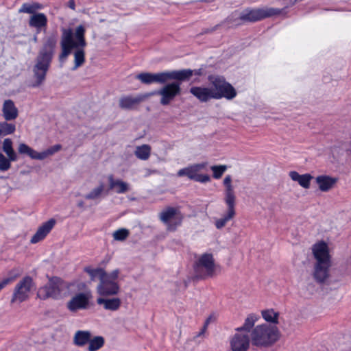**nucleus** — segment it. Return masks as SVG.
<instances>
[{"label":"nucleus","mask_w":351,"mask_h":351,"mask_svg":"<svg viewBox=\"0 0 351 351\" xmlns=\"http://www.w3.org/2000/svg\"><path fill=\"white\" fill-rule=\"evenodd\" d=\"M33 287L34 282L32 277L27 276L23 278L14 287L11 303L23 302L27 300Z\"/></svg>","instance_id":"obj_12"},{"label":"nucleus","mask_w":351,"mask_h":351,"mask_svg":"<svg viewBox=\"0 0 351 351\" xmlns=\"http://www.w3.org/2000/svg\"><path fill=\"white\" fill-rule=\"evenodd\" d=\"M119 269H117L108 273L96 287L97 293L100 297H110L117 295L120 291V286L117 282Z\"/></svg>","instance_id":"obj_7"},{"label":"nucleus","mask_w":351,"mask_h":351,"mask_svg":"<svg viewBox=\"0 0 351 351\" xmlns=\"http://www.w3.org/2000/svg\"><path fill=\"white\" fill-rule=\"evenodd\" d=\"M154 95V93L138 94L135 96L124 95L120 97L119 106L121 109H135L141 102Z\"/></svg>","instance_id":"obj_18"},{"label":"nucleus","mask_w":351,"mask_h":351,"mask_svg":"<svg viewBox=\"0 0 351 351\" xmlns=\"http://www.w3.org/2000/svg\"><path fill=\"white\" fill-rule=\"evenodd\" d=\"M315 180L319 190L323 192L330 191L337 182V178L324 175L317 176Z\"/></svg>","instance_id":"obj_24"},{"label":"nucleus","mask_w":351,"mask_h":351,"mask_svg":"<svg viewBox=\"0 0 351 351\" xmlns=\"http://www.w3.org/2000/svg\"><path fill=\"white\" fill-rule=\"evenodd\" d=\"M195 271L200 278L211 276L215 271L214 258L211 254H202L194 266Z\"/></svg>","instance_id":"obj_15"},{"label":"nucleus","mask_w":351,"mask_h":351,"mask_svg":"<svg viewBox=\"0 0 351 351\" xmlns=\"http://www.w3.org/2000/svg\"><path fill=\"white\" fill-rule=\"evenodd\" d=\"M68 6L73 10H75V4L74 0H69Z\"/></svg>","instance_id":"obj_44"},{"label":"nucleus","mask_w":351,"mask_h":351,"mask_svg":"<svg viewBox=\"0 0 351 351\" xmlns=\"http://www.w3.org/2000/svg\"><path fill=\"white\" fill-rule=\"evenodd\" d=\"M61 32V53L59 55V60L64 62L71 54L72 50L76 49L73 53L74 66L71 69L72 71H75L85 62L84 48L86 46V29L82 25H80L75 28L74 33L71 28L62 27Z\"/></svg>","instance_id":"obj_1"},{"label":"nucleus","mask_w":351,"mask_h":351,"mask_svg":"<svg viewBox=\"0 0 351 351\" xmlns=\"http://www.w3.org/2000/svg\"><path fill=\"white\" fill-rule=\"evenodd\" d=\"M211 88L215 99L226 98L231 100L237 96L235 88L222 77H215L210 79Z\"/></svg>","instance_id":"obj_10"},{"label":"nucleus","mask_w":351,"mask_h":351,"mask_svg":"<svg viewBox=\"0 0 351 351\" xmlns=\"http://www.w3.org/2000/svg\"><path fill=\"white\" fill-rule=\"evenodd\" d=\"M190 93L202 102H206L211 99H214L211 87L193 86L191 88Z\"/></svg>","instance_id":"obj_20"},{"label":"nucleus","mask_w":351,"mask_h":351,"mask_svg":"<svg viewBox=\"0 0 351 351\" xmlns=\"http://www.w3.org/2000/svg\"><path fill=\"white\" fill-rule=\"evenodd\" d=\"M2 115L7 121L15 120L19 116V110L11 99L4 101L2 106Z\"/></svg>","instance_id":"obj_19"},{"label":"nucleus","mask_w":351,"mask_h":351,"mask_svg":"<svg viewBox=\"0 0 351 351\" xmlns=\"http://www.w3.org/2000/svg\"><path fill=\"white\" fill-rule=\"evenodd\" d=\"M17 277V275L6 278L0 282V291L4 288L6 285L13 282Z\"/></svg>","instance_id":"obj_42"},{"label":"nucleus","mask_w":351,"mask_h":351,"mask_svg":"<svg viewBox=\"0 0 351 351\" xmlns=\"http://www.w3.org/2000/svg\"><path fill=\"white\" fill-rule=\"evenodd\" d=\"M90 298L91 294L90 293H77L66 303V308L72 313L79 310L87 309L89 306Z\"/></svg>","instance_id":"obj_17"},{"label":"nucleus","mask_w":351,"mask_h":351,"mask_svg":"<svg viewBox=\"0 0 351 351\" xmlns=\"http://www.w3.org/2000/svg\"><path fill=\"white\" fill-rule=\"evenodd\" d=\"M184 217V215L178 207L168 206L159 214L160 220L169 232H175L182 225Z\"/></svg>","instance_id":"obj_9"},{"label":"nucleus","mask_w":351,"mask_h":351,"mask_svg":"<svg viewBox=\"0 0 351 351\" xmlns=\"http://www.w3.org/2000/svg\"><path fill=\"white\" fill-rule=\"evenodd\" d=\"M193 74L191 69L166 71L159 73L143 72L136 76L142 84H151L154 83L164 84L170 80L180 82L189 80Z\"/></svg>","instance_id":"obj_4"},{"label":"nucleus","mask_w":351,"mask_h":351,"mask_svg":"<svg viewBox=\"0 0 351 351\" xmlns=\"http://www.w3.org/2000/svg\"><path fill=\"white\" fill-rule=\"evenodd\" d=\"M258 319V315L256 314L252 313L248 315L245 318L243 324L241 326L237 328L235 331H241L249 334V332H251L252 330L254 328L253 327Z\"/></svg>","instance_id":"obj_28"},{"label":"nucleus","mask_w":351,"mask_h":351,"mask_svg":"<svg viewBox=\"0 0 351 351\" xmlns=\"http://www.w3.org/2000/svg\"><path fill=\"white\" fill-rule=\"evenodd\" d=\"M104 339L101 336H96L93 338H90V341L88 342V351H97L101 348H102L104 345Z\"/></svg>","instance_id":"obj_35"},{"label":"nucleus","mask_w":351,"mask_h":351,"mask_svg":"<svg viewBox=\"0 0 351 351\" xmlns=\"http://www.w3.org/2000/svg\"><path fill=\"white\" fill-rule=\"evenodd\" d=\"M210 169L213 173V178L215 179H219L227 170V166L224 165H213L210 167Z\"/></svg>","instance_id":"obj_39"},{"label":"nucleus","mask_w":351,"mask_h":351,"mask_svg":"<svg viewBox=\"0 0 351 351\" xmlns=\"http://www.w3.org/2000/svg\"><path fill=\"white\" fill-rule=\"evenodd\" d=\"M47 22V16L44 13L38 12L29 17L28 23L30 27L36 28L39 32L43 28H46Z\"/></svg>","instance_id":"obj_23"},{"label":"nucleus","mask_w":351,"mask_h":351,"mask_svg":"<svg viewBox=\"0 0 351 351\" xmlns=\"http://www.w3.org/2000/svg\"><path fill=\"white\" fill-rule=\"evenodd\" d=\"M55 220L51 219L45 222L41 226H40L31 239L32 243H36L45 238V237L49 233L55 225Z\"/></svg>","instance_id":"obj_21"},{"label":"nucleus","mask_w":351,"mask_h":351,"mask_svg":"<svg viewBox=\"0 0 351 351\" xmlns=\"http://www.w3.org/2000/svg\"><path fill=\"white\" fill-rule=\"evenodd\" d=\"M16 130V125L14 123H8L7 121L0 122V136H4L13 134Z\"/></svg>","instance_id":"obj_36"},{"label":"nucleus","mask_w":351,"mask_h":351,"mask_svg":"<svg viewBox=\"0 0 351 351\" xmlns=\"http://www.w3.org/2000/svg\"><path fill=\"white\" fill-rule=\"evenodd\" d=\"M103 194L108 195V189L106 190L104 184L100 182L98 186L93 189L84 197L86 199L96 200L101 198Z\"/></svg>","instance_id":"obj_29"},{"label":"nucleus","mask_w":351,"mask_h":351,"mask_svg":"<svg viewBox=\"0 0 351 351\" xmlns=\"http://www.w3.org/2000/svg\"><path fill=\"white\" fill-rule=\"evenodd\" d=\"M206 328H207V322L206 323V324L204 325L203 328L197 334V335L195 337H199L203 335L206 330Z\"/></svg>","instance_id":"obj_43"},{"label":"nucleus","mask_w":351,"mask_h":351,"mask_svg":"<svg viewBox=\"0 0 351 351\" xmlns=\"http://www.w3.org/2000/svg\"><path fill=\"white\" fill-rule=\"evenodd\" d=\"M43 5L38 2L25 3L19 10V13H27L32 15L37 14V11L43 8Z\"/></svg>","instance_id":"obj_31"},{"label":"nucleus","mask_w":351,"mask_h":351,"mask_svg":"<svg viewBox=\"0 0 351 351\" xmlns=\"http://www.w3.org/2000/svg\"><path fill=\"white\" fill-rule=\"evenodd\" d=\"M151 152V146L147 144H143L136 147L134 155L137 158L140 160H147L150 157Z\"/></svg>","instance_id":"obj_30"},{"label":"nucleus","mask_w":351,"mask_h":351,"mask_svg":"<svg viewBox=\"0 0 351 351\" xmlns=\"http://www.w3.org/2000/svg\"><path fill=\"white\" fill-rule=\"evenodd\" d=\"M109 182V190L114 189L117 193H125L129 190V185L127 182L121 180H114L112 175L108 178Z\"/></svg>","instance_id":"obj_26"},{"label":"nucleus","mask_w":351,"mask_h":351,"mask_svg":"<svg viewBox=\"0 0 351 351\" xmlns=\"http://www.w3.org/2000/svg\"><path fill=\"white\" fill-rule=\"evenodd\" d=\"M92 334L88 330H77L73 336V343L78 347H83L88 344Z\"/></svg>","instance_id":"obj_27"},{"label":"nucleus","mask_w":351,"mask_h":351,"mask_svg":"<svg viewBox=\"0 0 351 351\" xmlns=\"http://www.w3.org/2000/svg\"><path fill=\"white\" fill-rule=\"evenodd\" d=\"M250 335L252 345L258 348L271 346L279 338L278 328L267 324L256 326L252 330Z\"/></svg>","instance_id":"obj_6"},{"label":"nucleus","mask_w":351,"mask_h":351,"mask_svg":"<svg viewBox=\"0 0 351 351\" xmlns=\"http://www.w3.org/2000/svg\"><path fill=\"white\" fill-rule=\"evenodd\" d=\"M173 82L171 83L164 84L165 85L159 90L150 92L154 95H158L160 96V103L162 106L169 105L174 99L181 94L180 82Z\"/></svg>","instance_id":"obj_11"},{"label":"nucleus","mask_w":351,"mask_h":351,"mask_svg":"<svg viewBox=\"0 0 351 351\" xmlns=\"http://www.w3.org/2000/svg\"><path fill=\"white\" fill-rule=\"evenodd\" d=\"M313 254L316 260L313 276L318 283H324L329 277V269L331 266L328 247L324 242L315 243L312 247Z\"/></svg>","instance_id":"obj_3"},{"label":"nucleus","mask_w":351,"mask_h":351,"mask_svg":"<svg viewBox=\"0 0 351 351\" xmlns=\"http://www.w3.org/2000/svg\"><path fill=\"white\" fill-rule=\"evenodd\" d=\"M129 230L125 228H121L114 232L113 238L116 241H124L129 236Z\"/></svg>","instance_id":"obj_40"},{"label":"nucleus","mask_w":351,"mask_h":351,"mask_svg":"<svg viewBox=\"0 0 351 351\" xmlns=\"http://www.w3.org/2000/svg\"><path fill=\"white\" fill-rule=\"evenodd\" d=\"M77 206L79 208H84V202L83 201H79L77 202Z\"/></svg>","instance_id":"obj_45"},{"label":"nucleus","mask_w":351,"mask_h":351,"mask_svg":"<svg viewBox=\"0 0 351 351\" xmlns=\"http://www.w3.org/2000/svg\"><path fill=\"white\" fill-rule=\"evenodd\" d=\"M60 149H61L60 145H55L42 152H38L39 160L45 159L48 156H51V155L54 154L55 153L58 152V151H60Z\"/></svg>","instance_id":"obj_38"},{"label":"nucleus","mask_w":351,"mask_h":351,"mask_svg":"<svg viewBox=\"0 0 351 351\" xmlns=\"http://www.w3.org/2000/svg\"><path fill=\"white\" fill-rule=\"evenodd\" d=\"M224 191V202L227 205V210L225 214L220 218H217L215 221V226L217 229L221 230L224 228L227 223L232 220L236 216V196L234 194V187L232 185V177L227 175L223 180Z\"/></svg>","instance_id":"obj_5"},{"label":"nucleus","mask_w":351,"mask_h":351,"mask_svg":"<svg viewBox=\"0 0 351 351\" xmlns=\"http://www.w3.org/2000/svg\"><path fill=\"white\" fill-rule=\"evenodd\" d=\"M280 13V10L275 8L266 9H246L239 16V19L243 21L256 22L267 17L277 15Z\"/></svg>","instance_id":"obj_14"},{"label":"nucleus","mask_w":351,"mask_h":351,"mask_svg":"<svg viewBox=\"0 0 351 351\" xmlns=\"http://www.w3.org/2000/svg\"><path fill=\"white\" fill-rule=\"evenodd\" d=\"M2 149L10 160L12 161H16L18 160V156L13 149L12 141L10 138L4 139Z\"/></svg>","instance_id":"obj_32"},{"label":"nucleus","mask_w":351,"mask_h":351,"mask_svg":"<svg viewBox=\"0 0 351 351\" xmlns=\"http://www.w3.org/2000/svg\"><path fill=\"white\" fill-rule=\"evenodd\" d=\"M206 162L194 164L180 169L178 171L177 175L179 177L186 176L190 180H193L201 183H206L210 180L209 176L206 174L199 173L201 170L206 168Z\"/></svg>","instance_id":"obj_13"},{"label":"nucleus","mask_w":351,"mask_h":351,"mask_svg":"<svg viewBox=\"0 0 351 351\" xmlns=\"http://www.w3.org/2000/svg\"><path fill=\"white\" fill-rule=\"evenodd\" d=\"M64 289L65 285L63 281L59 278L53 277L49 279L45 286L38 289L37 296L43 300L48 298L59 300L62 298Z\"/></svg>","instance_id":"obj_8"},{"label":"nucleus","mask_w":351,"mask_h":351,"mask_svg":"<svg viewBox=\"0 0 351 351\" xmlns=\"http://www.w3.org/2000/svg\"><path fill=\"white\" fill-rule=\"evenodd\" d=\"M261 313L263 319L266 322L273 324H278L279 314L275 312L273 309L264 310Z\"/></svg>","instance_id":"obj_37"},{"label":"nucleus","mask_w":351,"mask_h":351,"mask_svg":"<svg viewBox=\"0 0 351 351\" xmlns=\"http://www.w3.org/2000/svg\"><path fill=\"white\" fill-rule=\"evenodd\" d=\"M57 44L56 35H51L47 38L43 47L38 52L36 59V64L33 68L35 82L33 87H38L45 80L47 73L52 61L54 50Z\"/></svg>","instance_id":"obj_2"},{"label":"nucleus","mask_w":351,"mask_h":351,"mask_svg":"<svg viewBox=\"0 0 351 351\" xmlns=\"http://www.w3.org/2000/svg\"><path fill=\"white\" fill-rule=\"evenodd\" d=\"M85 271L89 274L90 277V280L92 281H95L96 280H99V282L101 281L105 276L107 275V272L102 268H86Z\"/></svg>","instance_id":"obj_33"},{"label":"nucleus","mask_w":351,"mask_h":351,"mask_svg":"<svg viewBox=\"0 0 351 351\" xmlns=\"http://www.w3.org/2000/svg\"><path fill=\"white\" fill-rule=\"evenodd\" d=\"M251 341L249 334L236 331L229 339L230 351H248Z\"/></svg>","instance_id":"obj_16"},{"label":"nucleus","mask_w":351,"mask_h":351,"mask_svg":"<svg viewBox=\"0 0 351 351\" xmlns=\"http://www.w3.org/2000/svg\"><path fill=\"white\" fill-rule=\"evenodd\" d=\"M19 153L21 154H26L32 159L39 160L38 152L29 147L25 143H21L19 145Z\"/></svg>","instance_id":"obj_34"},{"label":"nucleus","mask_w":351,"mask_h":351,"mask_svg":"<svg viewBox=\"0 0 351 351\" xmlns=\"http://www.w3.org/2000/svg\"><path fill=\"white\" fill-rule=\"evenodd\" d=\"M97 304L102 305L105 310L116 311L119 309L121 300L119 298H106V297L101 296L97 299Z\"/></svg>","instance_id":"obj_22"},{"label":"nucleus","mask_w":351,"mask_h":351,"mask_svg":"<svg viewBox=\"0 0 351 351\" xmlns=\"http://www.w3.org/2000/svg\"><path fill=\"white\" fill-rule=\"evenodd\" d=\"M289 176L293 181L297 182L302 187L308 189L310 188L311 181L313 177L309 173L300 175L295 171H291Z\"/></svg>","instance_id":"obj_25"},{"label":"nucleus","mask_w":351,"mask_h":351,"mask_svg":"<svg viewBox=\"0 0 351 351\" xmlns=\"http://www.w3.org/2000/svg\"><path fill=\"white\" fill-rule=\"evenodd\" d=\"M11 162H13L10 158H6L2 153H0V171H8L11 167Z\"/></svg>","instance_id":"obj_41"}]
</instances>
